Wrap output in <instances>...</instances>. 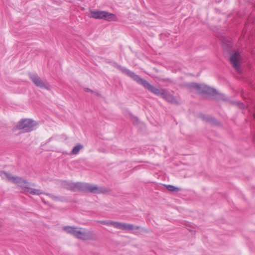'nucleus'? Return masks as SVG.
Segmentation results:
<instances>
[{"label":"nucleus","instance_id":"2eb2a0df","mask_svg":"<svg viewBox=\"0 0 255 255\" xmlns=\"http://www.w3.org/2000/svg\"><path fill=\"white\" fill-rule=\"evenodd\" d=\"M205 122L215 126L220 125L219 122L215 118L209 115L207 116Z\"/></svg>","mask_w":255,"mask_h":255},{"label":"nucleus","instance_id":"0eeeda50","mask_svg":"<svg viewBox=\"0 0 255 255\" xmlns=\"http://www.w3.org/2000/svg\"><path fill=\"white\" fill-rule=\"evenodd\" d=\"M94 19H104L108 21L116 20V15L106 11H91L90 16Z\"/></svg>","mask_w":255,"mask_h":255},{"label":"nucleus","instance_id":"f03ea898","mask_svg":"<svg viewBox=\"0 0 255 255\" xmlns=\"http://www.w3.org/2000/svg\"><path fill=\"white\" fill-rule=\"evenodd\" d=\"M114 66L120 70L123 73L132 79L139 84L143 86L145 89H147L151 93L156 96H160L162 97L165 90V89H160L153 86V85H151L147 81L141 78L139 76L136 75L134 72L129 70L125 67L118 64L117 63L115 62L114 63Z\"/></svg>","mask_w":255,"mask_h":255},{"label":"nucleus","instance_id":"dca6fc26","mask_svg":"<svg viewBox=\"0 0 255 255\" xmlns=\"http://www.w3.org/2000/svg\"><path fill=\"white\" fill-rule=\"evenodd\" d=\"M83 147L84 146L82 144L78 143L73 148L71 151V153L74 155H76Z\"/></svg>","mask_w":255,"mask_h":255},{"label":"nucleus","instance_id":"412c9836","mask_svg":"<svg viewBox=\"0 0 255 255\" xmlns=\"http://www.w3.org/2000/svg\"><path fill=\"white\" fill-rule=\"evenodd\" d=\"M84 90H85V91L90 92H91L92 93H95L93 90H91V89H90L89 88H85Z\"/></svg>","mask_w":255,"mask_h":255},{"label":"nucleus","instance_id":"6ab92c4d","mask_svg":"<svg viewBox=\"0 0 255 255\" xmlns=\"http://www.w3.org/2000/svg\"><path fill=\"white\" fill-rule=\"evenodd\" d=\"M161 81H163V82H168L169 83H170V84H173L174 83V82L173 80H172L171 79H169V78H164V79H162L161 80Z\"/></svg>","mask_w":255,"mask_h":255},{"label":"nucleus","instance_id":"20e7f679","mask_svg":"<svg viewBox=\"0 0 255 255\" xmlns=\"http://www.w3.org/2000/svg\"><path fill=\"white\" fill-rule=\"evenodd\" d=\"M186 87L190 90H197L198 93L199 94L214 96L219 100H228V98L224 94L219 93L215 88L209 87L205 84H200L197 83L192 82L187 84Z\"/></svg>","mask_w":255,"mask_h":255},{"label":"nucleus","instance_id":"5701e85b","mask_svg":"<svg viewBox=\"0 0 255 255\" xmlns=\"http://www.w3.org/2000/svg\"><path fill=\"white\" fill-rule=\"evenodd\" d=\"M254 118H255V113L254 114Z\"/></svg>","mask_w":255,"mask_h":255},{"label":"nucleus","instance_id":"a211bd4d","mask_svg":"<svg viewBox=\"0 0 255 255\" xmlns=\"http://www.w3.org/2000/svg\"><path fill=\"white\" fill-rule=\"evenodd\" d=\"M43 194H46V195L48 196L49 197H50L52 199L54 200H58L59 199V198L58 197H56L54 195H53L50 193H45L44 192Z\"/></svg>","mask_w":255,"mask_h":255},{"label":"nucleus","instance_id":"423d86ee","mask_svg":"<svg viewBox=\"0 0 255 255\" xmlns=\"http://www.w3.org/2000/svg\"><path fill=\"white\" fill-rule=\"evenodd\" d=\"M37 125L36 121L31 119H22L17 123L15 128L22 132H29L33 130Z\"/></svg>","mask_w":255,"mask_h":255},{"label":"nucleus","instance_id":"ddd939ff","mask_svg":"<svg viewBox=\"0 0 255 255\" xmlns=\"http://www.w3.org/2000/svg\"><path fill=\"white\" fill-rule=\"evenodd\" d=\"M222 46L224 52L231 53L233 46V41L232 39H228L225 38H223L222 40Z\"/></svg>","mask_w":255,"mask_h":255},{"label":"nucleus","instance_id":"4468645a","mask_svg":"<svg viewBox=\"0 0 255 255\" xmlns=\"http://www.w3.org/2000/svg\"><path fill=\"white\" fill-rule=\"evenodd\" d=\"M162 98L165 99L167 102L171 103L172 104H178V102L176 101L175 97L173 95L169 93V92L166 91L165 90L163 93V95L162 96Z\"/></svg>","mask_w":255,"mask_h":255},{"label":"nucleus","instance_id":"aec40b11","mask_svg":"<svg viewBox=\"0 0 255 255\" xmlns=\"http://www.w3.org/2000/svg\"><path fill=\"white\" fill-rule=\"evenodd\" d=\"M207 115H204V114H201L200 115V118L204 121H205L206 120V117H207Z\"/></svg>","mask_w":255,"mask_h":255},{"label":"nucleus","instance_id":"9d476101","mask_svg":"<svg viewBox=\"0 0 255 255\" xmlns=\"http://www.w3.org/2000/svg\"><path fill=\"white\" fill-rule=\"evenodd\" d=\"M231 57L230 58V61L231 64H232L233 67L235 69V70L238 72H240L241 71L240 69V59L241 58L240 53L238 52H235L234 53H230Z\"/></svg>","mask_w":255,"mask_h":255},{"label":"nucleus","instance_id":"6e6552de","mask_svg":"<svg viewBox=\"0 0 255 255\" xmlns=\"http://www.w3.org/2000/svg\"><path fill=\"white\" fill-rule=\"evenodd\" d=\"M29 77L30 80L36 86L47 90H50V86L46 82L43 81L36 74L29 73Z\"/></svg>","mask_w":255,"mask_h":255},{"label":"nucleus","instance_id":"1a4fd4ad","mask_svg":"<svg viewBox=\"0 0 255 255\" xmlns=\"http://www.w3.org/2000/svg\"><path fill=\"white\" fill-rule=\"evenodd\" d=\"M29 77L30 80L36 86L47 90H50V86L46 82L43 81L36 74L29 73Z\"/></svg>","mask_w":255,"mask_h":255},{"label":"nucleus","instance_id":"7ed1b4c3","mask_svg":"<svg viewBox=\"0 0 255 255\" xmlns=\"http://www.w3.org/2000/svg\"><path fill=\"white\" fill-rule=\"evenodd\" d=\"M3 175L6 177L8 181L15 184L23 190L24 192H28L32 195H40L44 193V192L40 189L30 188L29 186H34L35 184L29 183L26 180L21 177L14 176L5 171H0V176L3 178Z\"/></svg>","mask_w":255,"mask_h":255},{"label":"nucleus","instance_id":"4be33fe9","mask_svg":"<svg viewBox=\"0 0 255 255\" xmlns=\"http://www.w3.org/2000/svg\"><path fill=\"white\" fill-rule=\"evenodd\" d=\"M96 94H97V96H100V94H99V93H96Z\"/></svg>","mask_w":255,"mask_h":255},{"label":"nucleus","instance_id":"9b49d317","mask_svg":"<svg viewBox=\"0 0 255 255\" xmlns=\"http://www.w3.org/2000/svg\"><path fill=\"white\" fill-rule=\"evenodd\" d=\"M77 239L82 240H94L96 239V236L92 231L83 232L80 231V234L78 235Z\"/></svg>","mask_w":255,"mask_h":255},{"label":"nucleus","instance_id":"39448f33","mask_svg":"<svg viewBox=\"0 0 255 255\" xmlns=\"http://www.w3.org/2000/svg\"><path fill=\"white\" fill-rule=\"evenodd\" d=\"M98 222L107 226H113V227L124 231H132V233L136 234L137 233H148L149 231L139 226H134L132 224L126 223L113 221L110 220L100 221Z\"/></svg>","mask_w":255,"mask_h":255},{"label":"nucleus","instance_id":"f8f14e48","mask_svg":"<svg viewBox=\"0 0 255 255\" xmlns=\"http://www.w3.org/2000/svg\"><path fill=\"white\" fill-rule=\"evenodd\" d=\"M82 229L81 228H78L76 227H72L70 226H65L63 227V230L66 233L73 235L75 238H77L78 235L80 234V230Z\"/></svg>","mask_w":255,"mask_h":255},{"label":"nucleus","instance_id":"f3484780","mask_svg":"<svg viewBox=\"0 0 255 255\" xmlns=\"http://www.w3.org/2000/svg\"><path fill=\"white\" fill-rule=\"evenodd\" d=\"M166 189L170 191L171 192H178L180 190V189L176 187L173 185H165Z\"/></svg>","mask_w":255,"mask_h":255},{"label":"nucleus","instance_id":"f257e3e1","mask_svg":"<svg viewBox=\"0 0 255 255\" xmlns=\"http://www.w3.org/2000/svg\"><path fill=\"white\" fill-rule=\"evenodd\" d=\"M61 185L64 188L73 192L81 191L93 194H105L110 191L109 189L104 186L98 187L96 185L80 182L73 183L63 181Z\"/></svg>","mask_w":255,"mask_h":255}]
</instances>
